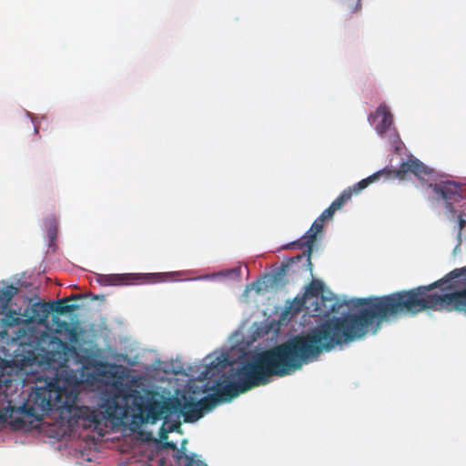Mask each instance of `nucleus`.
<instances>
[{"mask_svg":"<svg viewBox=\"0 0 466 466\" xmlns=\"http://www.w3.org/2000/svg\"><path fill=\"white\" fill-rule=\"evenodd\" d=\"M353 305L360 308L357 313L329 319L307 335L296 336L244 362L233 373L235 381L216 380L210 387H206L205 392H213L207 397L212 398L214 408L269 383L273 376L284 377L294 373L303 364L316 360L323 351H330L337 345L362 339L370 329L376 333L384 320L406 316L407 290L357 299Z\"/></svg>","mask_w":466,"mask_h":466,"instance_id":"obj_1","label":"nucleus"},{"mask_svg":"<svg viewBox=\"0 0 466 466\" xmlns=\"http://www.w3.org/2000/svg\"><path fill=\"white\" fill-rule=\"evenodd\" d=\"M101 400L105 418L111 420H122L133 415L142 422L154 423L173 408L171 401L145 400L137 390L124 384L120 379L113 380L108 385Z\"/></svg>","mask_w":466,"mask_h":466,"instance_id":"obj_2","label":"nucleus"},{"mask_svg":"<svg viewBox=\"0 0 466 466\" xmlns=\"http://www.w3.org/2000/svg\"><path fill=\"white\" fill-rule=\"evenodd\" d=\"M408 173H412L418 179L424 182L429 187L433 188V193L437 200H443L445 208L451 213H455L453 204L462 199L461 187L454 181H436V173L432 168L425 166L417 158H409L401 163L397 169L383 168L377 171L371 176L360 180L357 183L358 189H365L371 183L383 178L384 180L399 178L405 179Z\"/></svg>","mask_w":466,"mask_h":466,"instance_id":"obj_3","label":"nucleus"},{"mask_svg":"<svg viewBox=\"0 0 466 466\" xmlns=\"http://www.w3.org/2000/svg\"><path fill=\"white\" fill-rule=\"evenodd\" d=\"M61 382L62 380L58 376V372H56L54 380L46 382L44 387H35L17 410L14 407L8 406L1 413L0 418L4 420L11 419L14 412H19L28 418L40 421L50 410H61L70 407L75 397L72 396L66 388V385L69 384V380L66 378L63 385H61Z\"/></svg>","mask_w":466,"mask_h":466,"instance_id":"obj_4","label":"nucleus"},{"mask_svg":"<svg viewBox=\"0 0 466 466\" xmlns=\"http://www.w3.org/2000/svg\"><path fill=\"white\" fill-rule=\"evenodd\" d=\"M324 220H319V217L312 223L310 228L299 239L289 243L284 247V248H307V249L300 255L295 256L293 258H289L286 262L281 264V268L278 273L279 276L285 274L287 270H289V267L296 261L301 260L306 258L305 267L312 271V263L310 260L311 253L313 251V246L317 239V235L321 233L323 230Z\"/></svg>","mask_w":466,"mask_h":466,"instance_id":"obj_5","label":"nucleus"},{"mask_svg":"<svg viewBox=\"0 0 466 466\" xmlns=\"http://www.w3.org/2000/svg\"><path fill=\"white\" fill-rule=\"evenodd\" d=\"M173 408L184 417L186 422H196L203 417L206 411L214 409V402L212 398L207 396L198 401H185L183 403L176 400L173 401Z\"/></svg>","mask_w":466,"mask_h":466,"instance_id":"obj_6","label":"nucleus"},{"mask_svg":"<svg viewBox=\"0 0 466 466\" xmlns=\"http://www.w3.org/2000/svg\"><path fill=\"white\" fill-rule=\"evenodd\" d=\"M140 279H146L147 282H157L162 280V276L160 274L144 276L139 274H109L99 275L97 278V281L104 286L127 284Z\"/></svg>","mask_w":466,"mask_h":466,"instance_id":"obj_7","label":"nucleus"},{"mask_svg":"<svg viewBox=\"0 0 466 466\" xmlns=\"http://www.w3.org/2000/svg\"><path fill=\"white\" fill-rule=\"evenodd\" d=\"M362 189H358L357 183L347 189L343 190L342 193L326 208L320 215L319 220L331 219L337 210L340 209L346 202H348L353 196L358 194Z\"/></svg>","mask_w":466,"mask_h":466,"instance_id":"obj_8","label":"nucleus"},{"mask_svg":"<svg viewBox=\"0 0 466 466\" xmlns=\"http://www.w3.org/2000/svg\"><path fill=\"white\" fill-rule=\"evenodd\" d=\"M377 118H380L375 129L380 136H383L391 127L393 116L385 104H380L374 113L370 114L369 121L373 124Z\"/></svg>","mask_w":466,"mask_h":466,"instance_id":"obj_9","label":"nucleus"},{"mask_svg":"<svg viewBox=\"0 0 466 466\" xmlns=\"http://www.w3.org/2000/svg\"><path fill=\"white\" fill-rule=\"evenodd\" d=\"M62 350L49 351L46 354L47 363L55 369L64 368L67 366L68 357L67 351H76L73 346L60 340Z\"/></svg>","mask_w":466,"mask_h":466,"instance_id":"obj_10","label":"nucleus"},{"mask_svg":"<svg viewBox=\"0 0 466 466\" xmlns=\"http://www.w3.org/2000/svg\"><path fill=\"white\" fill-rule=\"evenodd\" d=\"M81 298V295H72L70 297L64 298L59 300H53L48 302L50 307V312H55L57 315H64L66 313L74 312L78 309V305L76 304H67L69 300L78 299Z\"/></svg>","mask_w":466,"mask_h":466,"instance_id":"obj_11","label":"nucleus"},{"mask_svg":"<svg viewBox=\"0 0 466 466\" xmlns=\"http://www.w3.org/2000/svg\"><path fill=\"white\" fill-rule=\"evenodd\" d=\"M31 314L28 316L30 321H37L39 323L45 321L50 313L49 303L45 301H37L32 304L30 308Z\"/></svg>","mask_w":466,"mask_h":466,"instance_id":"obj_12","label":"nucleus"},{"mask_svg":"<svg viewBox=\"0 0 466 466\" xmlns=\"http://www.w3.org/2000/svg\"><path fill=\"white\" fill-rule=\"evenodd\" d=\"M76 416L78 419H82L85 421V427H91L92 425L97 426L100 422L97 411L87 407L79 408Z\"/></svg>","mask_w":466,"mask_h":466,"instance_id":"obj_13","label":"nucleus"},{"mask_svg":"<svg viewBox=\"0 0 466 466\" xmlns=\"http://www.w3.org/2000/svg\"><path fill=\"white\" fill-rule=\"evenodd\" d=\"M58 327L61 329V330L64 331L66 339L72 343L76 344L79 340V332L76 326H74L66 321H62Z\"/></svg>","mask_w":466,"mask_h":466,"instance_id":"obj_14","label":"nucleus"},{"mask_svg":"<svg viewBox=\"0 0 466 466\" xmlns=\"http://www.w3.org/2000/svg\"><path fill=\"white\" fill-rule=\"evenodd\" d=\"M18 289L9 284L0 289V308H6L14 296L17 293Z\"/></svg>","mask_w":466,"mask_h":466,"instance_id":"obj_15","label":"nucleus"},{"mask_svg":"<svg viewBox=\"0 0 466 466\" xmlns=\"http://www.w3.org/2000/svg\"><path fill=\"white\" fill-rule=\"evenodd\" d=\"M337 307V302L333 300L331 298H327L324 295L321 296L320 304L318 303L317 310L319 313L329 314L334 312Z\"/></svg>","mask_w":466,"mask_h":466,"instance_id":"obj_16","label":"nucleus"},{"mask_svg":"<svg viewBox=\"0 0 466 466\" xmlns=\"http://www.w3.org/2000/svg\"><path fill=\"white\" fill-rule=\"evenodd\" d=\"M175 458L179 461L182 458H185L187 461L186 466H208L201 460L196 459L195 454L187 455L183 450L177 451Z\"/></svg>","mask_w":466,"mask_h":466,"instance_id":"obj_17","label":"nucleus"},{"mask_svg":"<svg viewBox=\"0 0 466 466\" xmlns=\"http://www.w3.org/2000/svg\"><path fill=\"white\" fill-rule=\"evenodd\" d=\"M324 289V284L318 279H313L308 286L306 294L310 297L319 296Z\"/></svg>","mask_w":466,"mask_h":466,"instance_id":"obj_18","label":"nucleus"},{"mask_svg":"<svg viewBox=\"0 0 466 466\" xmlns=\"http://www.w3.org/2000/svg\"><path fill=\"white\" fill-rule=\"evenodd\" d=\"M305 304L304 298H295L294 300L288 306L286 312L294 316L299 314Z\"/></svg>","mask_w":466,"mask_h":466,"instance_id":"obj_19","label":"nucleus"},{"mask_svg":"<svg viewBox=\"0 0 466 466\" xmlns=\"http://www.w3.org/2000/svg\"><path fill=\"white\" fill-rule=\"evenodd\" d=\"M303 260H305V262H304V264L301 266V269H302L303 271H304V270H309V268H307L305 267V264H306V258H303ZM301 261H302V259H301V260H296V261H295V262H294V263L289 267V270H287V271L285 272V274H283V275H281V276H279V275H278V273H279V268H281V266H280V267L277 269V271H276V273H275V279H282V278H283V277H284V276H285V275H286V274H287L290 269H292V271H293V272L299 271V268H297V269H296V268H295V266H296V264H297V263L301 262Z\"/></svg>","mask_w":466,"mask_h":466,"instance_id":"obj_20","label":"nucleus"},{"mask_svg":"<svg viewBox=\"0 0 466 466\" xmlns=\"http://www.w3.org/2000/svg\"><path fill=\"white\" fill-rule=\"evenodd\" d=\"M457 223H458V238H461V231L466 226V220L462 218V215L460 214L457 218Z\"/></svg>","mask_w":466,"mask_h":466,"instance_id":"obj_21","label":"nucleus"},{"mask_svg":"<svg viewBox=\"0 0 466 466\" xmlns=\"http://www.w3.org/2000/svg\"><path fill=\"white\" fill-rule=\"evenodd\" d=\"M15 426L16 427H22V424L24 423V420L22 419L15 420L14 421H11Z\"/></svg>","mask_w":466,"mask_h":466,"instance_id":"obj_22","label":"nucleus"},{"mask_svg":"<svg viewBox=\"0 0 466 466\" xmlns=\"http://www.w3.org/2000/svg\"><path fill=\"white\" fill-rule=\"evenodd\" d=\"M20 321L19 318H13L10 322L7 323L8 326H13L15 324H18Z\"/></svg>","mask_w":466,"mask_h":466,"instance_id":"obj_23","label":"nucleus"},{"mask_svg":"<svg viewBox=\"0 0 466 466\" xmlns=\"http://www.w3.org/2000/svg\"><path fill=\"white\" fill-rule=\"evenodd\" d=\"M356 1H357V4H356L355 7L352 8L353 12L359 11L361 7L360 0H356Z\"/></svg>","mask_w":466,"mask_h":466,"instance_id":"obj_24","label":"nucleus"},{"mask_svg":"<svg viewBox=\"0 0 466 466\" xmlns=\"http://www.w3.org/2000/svg\"><path fill=\"white\" fill-rule=\"evenodd\" d=\"M167 446L172 448L173 450L177 449L176 444L173 442H167Z\"/></svg>","mask_w":466,"mask_h":466,"instance_id":"obj_25","label":"nucleus"},{"mask_svg":"<svg viewBox=\"0 0 466 466\" xmlns=\"http://www.w3.org/2000/svg\"><path fill=\"white\" fill-rule=\"evenodd\" d=\"M48 233H49V236H50L51 238H53L54 232H53V230H52L51 228L49 229V232H48Z\"/></svg>","mask_w":466,"mask_h":466,"instance_id":"obj_26","label":"nucleus"},{"mask_svg":"<svg viewBox=\"0 0 466 466\" xmlns=\"http://www.w3.org/2000/svg\"><path fill=\"white\" fill-rule=\"evenodd\" d=\"M206 278H208V276H201V277H199V279H206Z\"/></svg>","mask_w":466,"mask_h":466,"instance_id":"obj_27","label":"nucleus"}]
</instances>
